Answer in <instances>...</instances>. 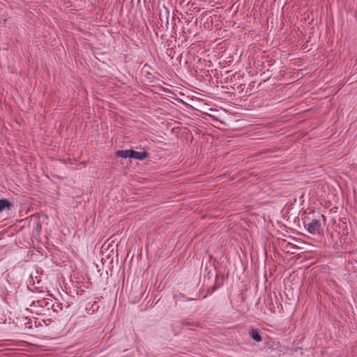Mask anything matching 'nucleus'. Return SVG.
Here are the masks:
<instances>
[{
  "label": "nucleus",
  "instance_id": "1",
  "mask_svg": "<svg viewBox=\"0 0 357 357\" xmlns=\"http://www.w3.org/2000/svg\"><path fill=\"white\" fill-rule=\"evenodd\" d=\"M305 228L312 234H319L321 229V222L319 220L313 219L309 222H305Z\"/></svg>",
  "mask_w": 357,
  "mask_h": 357
},
{
  "label": "nucleus",
  "instance_id": "2",
  "mask_svg": "<svg viewBox=\"0 0 357 357\" xmlns=\"http://www.w3.org/2000/svg\"><path fill=\"white\" fill-rule=\"evenodd\" d=\"M148 156V153L146 151H135L132 150L131 151V158H135L139 160H142L146 158Z\"/></svg>",
  "mask_w": 357,
  "mask_h": 357
},
{
  "label": "nucleus",
  "instance_id": "3",
  "mask_svg": "<svg viewBox=\"0 0 357 357\" xmlns=\"http://www.w3.org/2000/svg\"><path fill=\"white\" fill-rule=\"evenodd\" d=\"M250 336L256 342H259L262 340L261 335L256 329L252 328L249 331Z\"/></svg>",
  "mask_w": 357,
  "mask_h": 357
},
{
  "label": "nucleus",
  "instance_id": "4",
  "mask_svg": "<svg viewBox=\"0 0 357 357\" xmlns=\"http://www.w3.org/2000/svg\"><path fill=\"white\" fill-rule=\"evenodd\" d=\"M132 150H119L116 151V155L119 158H127L131 157Z\"/></svg>",
  "mask_w": 357,
  "mask_h": 357
},
{
  "label": "nucleus",
  "instance_id": "5",
  "mask_svg": "<svg viewBox=\"0 0 357 357\" xmlns=\"http://www.w3.org/2000/svg\"><path fill=\"white\" fill-rule=\"evenodd\" d=\"M10 203L6 199H0V212L3 211L6 207H9Z\"/></svg>",
  "mask_w": 357,
  "mask_h": 357
},
{
  "label": "nucleus",
  "instance_id": "6",
  "mask_svg": "<svg viewBox=\"0 0 357 357\" xmlns=\"http://www.w3.org/2000/svg\"><path fill=\"white\" fill-rule=\"evenodd\" d=\"M43 303H45V305L46 306H49L50 305V302L49 301H43Z\"/></svg>",
  "mask_w": 357,
  "mask_h": 357
}]
</instances>
